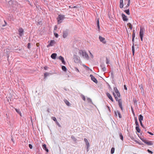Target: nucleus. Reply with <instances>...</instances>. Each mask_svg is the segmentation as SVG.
Returning <instances> with one entry per match:
<instances>
[{
    "label": "nucleus",
    "mask_w": 154,
    "mask_h": 154,
    "mask_svg": "<svg viewBox=\"0 0 154 154\" xmlns=\"http://www.w3.org/2000/svg\"><path fill=\"white\" fill-rule=\"evenodd\" d=\"M55 43V42L54 40H51L50 42L49 45L47 46V47H49L50 46H52Z\"/></svg>",
    "instance_id": "obj_11"
},
{
    "label": "nucleus",
    "mask_w": 154,
    "mask_h": 154,
    "mask_svg": "<svg viewBox=\"0 0 154 154\" xmlns=\"http://www.w3.org/2000/svg\"><path fill=\"white\" fill-rule=\"evenodd\" d=\"M56 124H57V125L59 127H60L61 126L59 124V122H57V121L56 122H55Z\"/></svg>",
    "instance_id": "obj_48"
},
{
    "label": "nucleus",
    "mask_w": 154,
    "mask_h": 154,
    "mask_svg": "<svg viewBox=\"0 0 154 154\" xmlns=\"http://www.w3.org/2000/svg\"><path fill=\"white\" fill-rule=\"evenodd\" d=\"M90 77L91 78V79L92 81H93L94 82L97 84L98 83V81L97 79L93 76L92 75H90Z\"/></svg>",
    "instance_id": "obj_8"
},
{
    "label": "nucleus",
    "mask_w": 154,
    "mask_h": 154,
    "mask_svg": "<svg viewBox=\"0 0 154 154\" xmlns=\"http://www.w3.org/2000/svg\"><path fill=\"white\" fill-rule=\"evenodd\" d=\"M119 136L120 137V138L121 139L123 140V136L122 135V133H119Z\"/></svg>",
    "instance_id": "obj_32"
},
{
    "label": "nucleus",
    "mask_w": 154,
    "mask_h": 154,
    "mask_svg": "<svg viewBox=\"0 0 154 154\" xmlns=\"http://www.w3.org/2000/svg\"><path fill=\"white\" fill-rule=\"evenodd\" d=\"M134 38H132V42L133 43V45L132 46V54L133 55H134V52H135V50L134 48Z\"/></svg>",
    "instance_id": "obj_7"
},
{
    "label": "nucleus",
    "mask_w": 154,
    "mask_h": 154,
    "mask_svg": "<svg viewBox=\"0 0 154 154\" xmlns=\"http://www.w3.org/2000/svg\"><path fill=\"white\" fill-rule=\"evenodd\" d=\"M140 38L141 41H143V36H140Z\"/></svg>",
    "instance_id": "obj_58"
},
{
    "label": "nucleus",
    "mask_w": 154,
    "mask_h": 154,
    "mask_svg": "<svg viewBox=\"0 0 154 154\" xmlns=\"http://www.w3.org/2000/svg\"><path fill=\"white\" fill-rule=\"evenodd\" d=\"M124 89L125 90H127V88L126 87V85H124Z\"/></svg>",
    "instance_id": "obj_54"
},
{
    "label": "nucleus",
    "mask_w": 154,
    "mask_h": 154,
    "mask_svg": "<svg viewBox=\"0 0 154 154\" xmlns=\"http://www.w3.org/2000/svg\"><path fill=\"white\" fill-rule=\"evenodd\" d=\"M106 95L111 100V101L112 102H113L114 100L112 99V96H111L110 94L108 93H106Z\"/></svg>",
    "instance_id": "obj_15"
},
{
    "label": "nucleus",
    "mask_w": 154,
    "mask_h": 154,
    "mask_svg": "<svg viewBox=\"0 0 154 154\" xmlns=\"http://www.w3.org/2000/svg\"><path fill=\"white\" fill-rule=\"evenodd\" d=\"M81 97L82 98V99L84 100V101H85V96L83 95V94H82L81 95Z\"/></svg>",
    "instance_id": "obj_37"
},
{
    "label": "nucleus",
    "mask_w": 154,
    "mask_h": 154,
    "mask_svg": "<svg viewBox=\"0 0 154 154\" xmlns=\"http://www.w3.org/2000/svg\"><path fill=\"white\" fill-rule=\"evenodd\" d=\"M43 148L45 149L46 151L47 152H48L49 151L48 149H47L46 147V145L44 144L42 145Z\"/></svg>",
    "instance_id": "obj_16"
},
{
    "label": "nucleus",
    "mask_w": 154,
    "mask_h": 154,
    "mask_svg": "<svg viewBox=\"0 0 154 154\" xmlns=\"http://www.w3.org/2000/svg\"><path fill=\"white\" fill-rule=\"evenodd\" d=\"M73 59L75 63H79L80 62V57L77 55H73Z\"/></svg>",
    "instance_id": "obj_3"
},
{
    "label": "nucleus",
    "mask_w": 154,
    "mask_h": 154,
    "mask_svg": "<svg viewBox=\"0 0 154 154\" xmlns=\"http://www.w3.org/2000/svg\"><path fill=\"white\" fill-rule=\"evenodd\" d=\"M140 122V125L143 128H145V127H144V126L143 125V124H142V122Z\"/></svg>",
    "instance_id": "obj_47"
},
{
    "label": "nucleus",
    "mask_w": 154,
    "mask_h": 154,
    "mask_svg": "<svg viewBox=\"0 0 154 154\" xmlns=\"http://www.w3.org/2000/svg\"><path fill=\"white\" fill-rule=\"evenodd\" d=\"M49 73H48V72L45 73L44 74V76L45 78H46L47 76H48L49 75Z\"/></svg>",
    "instance_id": "obj_36"
},
{
    "label": "nucleus",
    "mask_w": 154,
    "mask_h": 154,
    "mask_svg": "<svg viewBox=\"0 0 154 154\" xmlns=\"http://www.w3.org/2000/svg\"><path fill=\"white\" fill-rule=\"evenodd\" d=\"M143 117L141 115H140L139 117V120L140 122H141L142 120H143Z\"/></svg>",
    "instance_id": "obj_21"
},
{
    "label": "nucleus",
    "mask_w": 154,
    "mask_h": 154,
    "mask_svg": "<svg viewBox=\"0 0 154 154\" xmlns=\"http://www.w3.org/2000/svg\"><path fill=\"white\" fill-rule=\"evenodd\" d=\"M64 102L66 104V105L68 106H70V104L69 102L66 99H65L64 100Z\"/></svg>",
    "instance_id": "obj_20"
},
{
    "label": "nucleus",
    "mask_w": 154,
    "mask_h": 154,
    "mask_svg": "<svg viewBox=\"0 0 154 154\" xmlns=\"http://www.w3.org/2000/svg\"><path fill=\"white\" fill-rule=\"evenodd\" d=\"M19 35L21 37L23 35L24 31L23 29L21 28H20L18 30Z\"/></svg>",
    "instance_id": "obj_5"
},
{
    "label": "nucleus",
    "mask_w": 154,
    "mask_h": 154,
    "mask_svg": "<svg viewBox=\"0 0 154 154\" xmlns=\"http://www.w3.org/2000/svg\"><path fill=\"white\" fill-rule=\"evenodd\" d=\"M29 147L30 149H32V145L31 144H29Z\"/></svg>",
    "instance_id": "obj_51"
},
{
    "label": "nucleus",
    "mask_w": 154,
    "mask_h": 154,
    "mask_svg": "<svg viewBox=\"0 0 154 154\" xmlns=\"http://www.w3.org/2000/svg\"><path fill=\"white\" fill-rule=\"evenodd\" d=\"M115 99L116 101H118L119 100H118V97L117 96H116V97H115Z\"/></svg>",
    "instance_id": "obj_53"
},
{
    "label": "nucleus",
    "mask_w": 154,
    "mask_h": 154,
    "mask_svg": "<svg viewBox=\"0 0 154 154\" xmlns=\"http://www.w3.org/2000/svg\"><path fill=\"white\" fill-rule=\"evenodd\" d=\"M30 46H31L30 43H28V45H27V48L28 49H30Z\"/></svg>",
    "instance_id": "obj_43"
},
{
    "label": "nucleus",
    "mask_w": 154,
    "mask_h": 154,
    "mask_svg": "<svg viewBox=\"0 0 154 154\" xmlns=\"http://www.w3.org/2000/svg\"><path fill=\"white\" fill-rule=\"evenodd\" d=\"M84 141L85 142L86 144H87V143H88V142H89L88 141V140L87 139H86V138H84Z\"/></svg>",
    "instance_id": "obj_44"
},
{
    "label": "nucleus",
    "mask_w": 154,
    "mask_h": 154,
    "mask_svg": "<svg viewBox=\"0 0 154 154\" xmlns=\"http://www.w3.org/2000/svg\"><path fill=\"white\" fill-rule=\"evenodd\" d=\"M123 6H124L123 0H120L119 7L120 8H123Z\"/></svg>",
    "instance_id": "obj_14"
},
{
    "label": "nucleus",
    "mask_w": 154,
    "mask_h": 154,
    "mask_svg": "<svg viewBox=\"0 0 154 154\" xmlns=\"http://www.w3.org/2000/svg\"><path fill=\"white\" fill-rule=\"evenodd\" d=\"M116 94H117V97H120V94L119 92H118L116 93Z\"/></svg>",
    "instance_id": "obj_40"
},
{
    "label": "nucleus",
    "mask_w": 154,
    "mask_h": 154,
    "mask_svg": "<svg viewBox=\"0 0 154 154\" xmlns=\"http://www.w3.org/2000/svg\"><path fill=\"white\" fill-rule=\"evenodd\" d=\"M115 148L113 147H112L111 150V154H113L114 152Z\"/></svg>",
    "instance_id": "obj_33"
},
{
    "label": "nucleus",
    "mask_w": 154,
    "mask_h": 154,
    "mask_svg": "<svg viewBox=\"0 0 154 154\" xmlns=\"http://www.w3.org/2000/svg\"><path fill=\"white\" fill-rule=\"evenodd\" d=\"M64 58L62 56H60L59 57V59L60 60H62Z\"/></svg>",
    "instance_id": "obj_45"
},
{
    "label": "nucleus",
    "mask_w": 154,
    "mask_h": 154,
    "mask_svg": "<svg viewBox=\"0 0 154 154\" xmlns=\"http://www.w3.org/2000/svg\"><path fill=\"white\" fill-rule=\"evenodd\" d=\"M36 45L37 46V47H38L39 46V43H37L36 44Z\"/></svg>",
    "instance_id": "obj_60"
},
{
    "label": "nucleus",
    "mask_w": 154,
    "mask_h": 154,
    "mask_svg": "<svg viewBox=\"0 0 154 154\" xmlns=\"http://www.w3.org/2000/svg\"><path fill=\"white\" fill-rule=\"evenodd\" d=\"M127 25L128 26L129 28L131 29H132V25L130 23H128Z\"/></svg>",
    "instance_id": "obj_35"
},
{
    "label": "nucleus",
    "mask_w": 154,
    "mask_h": 154,
    "mask_svg": "<svg viewBox=\"0 0 154 154\" xmlns=\"http://www.w3.org/2000/svg\"><path fill=\"white\" fill-rule=\"evenodd\" d=\"M79 53L80 55L82 54V56L84 58L87 60L88 59V56L85 51H83L82 50H79Z\"/></svg>",
    "instance_id": "obj_1"
},
{
    "label": "nucleus",
    "mask_w": 154,
    "mask_h": 154,
    "mask_svg": "<svg viewBox=\"0 0 154 154\" xmlns=\"http://www.w3.org/2000/svg\"><path fill=\"white\" fill-rule=\"evenodd\" d=\"M141 139L143 142L146 143L148 145H151L153 144V142L152 141H148L147 140H146V139L144 138L142 139L141 138Z\"/></svg>",
    "instance_id": "obj_4"
},
{
    "label": "nucleus",
    "mask_w": 154,
    "mask_h": 154,
    "mask_svg": "<svg viewBox=\"0 0 154 154\" xmlns=\"http://www.w3.org/2000/svg\"><path fill=\"white\" fill-rule=\"evenodd\" d=\"M135 123L136 126L139 127L136 117L135 118Z\"/></svg>",
    "instance_id": "obj_25"
},
{
    "label": "nucleus",
    "mask_w": 154,
    "mask_h": 154,
    "mask_svg": "<svg viewBox=\"0 0 154 154\" xmlns=\"http://www.w3.org/2000/svg\"><path fill=\"white\" fill-rule=\"evenodd\" d=\"M101 67H102V70L103 72H105L106 70V68L103 65H101Z\"/></svg>",
    "instance_id": "obj_22"
},
{
    "label": "nucleus",
    "mask_w": 154,
    "mask_h": 154,
    "mask_svg": "<svg viewBox=\"0 0 154 154\" xmlns=\"http://www.w3.org/2000/svg\"><path fill=\"white\" fill-rule=\"evenodd\" d=\"M57 54L56 53H53L51 55V57L52 58L54 59H55L56 58Z\"/></svg>",
    "instance_id": "obj_18"
},
{
    "label": "nucleus",
    "mask_w": 154,
    "mask_h": 154,
    "mask_svg": "<svg viewBox=\"0 0 154 154\" xmlns=\"http://www.w3.org/2000/svg\"><path fill=\"white\" fill-rule=\"evenodd\" d=\"M90 54L91 55V57H93V55L92 54H91V53H90Z\"/></svg>",
    "instance_id": "obj_63"
},
{
    "label": "nucleus",
    "mask_w": 154,
    "mask_h": 154,
    "mask_svg": "<svg viewBox=\"0 0 154 154\" xmlns=\"http://www.w3.org/2000/svg\"><path fill=\"white\" fill-rule=\"evenodd\" d=\"M109 59L107 58L106 57V64H109Z\"/></svg>",
    "instance_id": "obj_42"
},
{
    "label": "nucleus",
    "mask_w": 154,
    "mask_h": 154,
    "mask_svg": "<svg viewBox=\"0 0 154 154\" xmlns=\"http://www.w3.org/2000/svg\"><path fill=\"white\" fill-rule=\"evenodd\" d=\"M51 119H52L55 122L57 121L56 118L54 117H51Z\"/></svg>",
    "instance_id": "obj_38"
},
{
    "label": "nucleus",
    "mask_w": 154,
    "mask_h": 154,
    "mask_svg": "<svg viewBox=\"0 0 154 154\" xmlns=\"http://www.w3.org/2000/svg\"><path fill=\"white\" fill-rule=\"evenodd\" d=\"M87 99L89 101H91V100L90 98H88Z\"/></svg>",
    "instance_id": "obj_61"
},
{
    "label": "nucleus",
    "mask_w": 154,
    "mask_h": 154,
    "mask_svg": "<svg viewBox=\"0 0 154 154\" xmlns=\"http://www.w3.org/2000/svg\"><path fill=\"white\" fill-rule=\"evenodd\" d=\"M75 69L76 71L78 72H79V69L75 67Z\"/></svg>",
    "instance_id": "obj_56"
},
{
    "label": "nucleus",
    "mask_w": 154,
    "mask_h": 154,
    "mask_svg": "<svg viewBox=\"0 0 154 154\" xmlns=\"http://www.w3.org/2000/svg\"><path fill=\"white\" fill-rule=\"evenodd\" d=\"M114 113L115 114V116H117V114H118L119 116V117L120 118H122V115H121L120 112L119 111L117 110L116 111H114Z\"/></svg>",
    "instance_id": "obj_10"
},
{
    "label": "nucleus",
    "mask_w": 154,
    "mask_h": 154,
    "mask_svg": "<svg viewBox=\"0 0 154 154\" xmlns=\"http://www.w3.org/2000/svg\"><path fill=\"white\" fill-rule=\"evenodd\" d=\"M124 12L127 14L128 15H129L130 12H129V9L125 10L124 11Z\"/></svg>",
    "instance_id": "obj_26"
},
{
    "label": "nucleus",
    "mask_w": 154,
    "mask_h": 154,
    "mask_svg": "<svg viewBox=\"0 0 154 154\" xmlns=\"http://www.w3.org/2000/svg\"><path fill=\"white\" fill-rule=\"evenodd\" d=\"M15 110L16 111V112H17L18 114H19L21 116V113L20 112V110L19 109H15Z\"/></svg>",
    "instance_id": "obj_29"
},
{
    "label": "nucleus",
    "mask_w": 154,
    "mask_h": 154,
    "mask_svg": "<svg viewBox=\"0 0 154 154\" xmlns=\"http://www.w3.org/2000/svg\"><path fill=\"white\" fill-rule=\"evenodd\" d=\"M118 103L119 107L122 110H123V107L122 106V101L121 99H119L118 100Z\"/></svg>",
    "instance_id": "obj_13"
},
{
    "label": "nucleus",
    "mask_w": 154,
    "mask_h": 154,
    "mask_svg": "<svg viewBox=\"0 0 154 154\" xmlns=\"http://www.w3.org/2000/svg\"><path fill=\"white\" fill-rule=\"evenodd\" d=\"M144 29L143 28L140 27V36H143L144 34Z\"/></svg>",
    "instance_id": "obj_6"
},
{
    "label": "nucleus",
    "mask_w": 154,
    "mask_h": 154,
    "mask_svg": "<svg viewBox=\"0 0 154 154\" xmlns=\"http://www.w3.org/2000/svg\"><path fill=\"white\" fill-rule=\"evenodd\" d=\"M99 39L100 41L102 42L103 44H106V41L105 40V38H103L101 36H99Z\"/></svg>",
    "instance_id": "obj_9"
},
{
    "label": "nucleus",
    "mask_w": 154,
    "mask_h": 154,
    "mask_svg": "<svg viewBox=\"0 0 154 154\" xmlns=\"http://www.w3.org/2000/svg\"><path fill=\"white\" fill-rule=\"evenodd\" d=\"M47 68H48V67L46 66H45L44 67V69L45 70H47Z\"/></svg>",
    "instance_id": "obj_59"
},
{
    "label": "nucleus",
    "mask_w": 154,
    "mask_h": 154,
    "mask_svg": "<svg viewBox=\"0 0 154 154\" xmlns=\"http://www.w3.org/2000/svg\"><path fill=\"white\" fill-rule=\"evenodd\" d=\"M147 151L149 153H150L151 154H152L153 153L152 152V151H151V150H149V149L147 150Z\"/></svg>",
    "instance_id": "obj_50"
},
{
    "label": "nucleus",
    "mask_w": 154,
    "mask_h": 154,
    "mask_svg": "<svg viewBox=\"0 0 154 154\" xmlns=\"http://www.w3.org/2000/svg\"><path fill=\"white\" fill-rule=\"evenodd\" d=\"M147 133H148V134H150V135H153V134L151 132H150L149 131H147Z\"/></svg>",
    "instance_id": "obj_52"
},
{
    "label": "nucleus",
    "mask_w": 154,
    "mask_h": 154,
    "mask_svg": "<svg viewBox=\"0 0 154 154\" xmlns=\"http://www.w3.org/2000/svg\"><path fill=\"white\" fill-rule=\"evenodd\" d=\"M64 18V15H59L57 18L58 23L60 24L61 23Z\"/></svg>",
    "instance_id": "obj_2"
},
{
    "label": "nucleus",
    "mask_w": 154,
    "mask_h": 154,
    "mask_svg": "<svg viewBox=\"0 0 154 154\" xmlns=\"http://www.w3.org/2000/svg\"><path fill=\"white\" fill-rule=\"evenodd\" d=\"M139 87H140V90H141V91H142V90H143V86L142 85H140Z\"/></svg>",
    "instance_id": "obj_46"
},
{
    "label": "nucleus",
    "mask_w": 154,
    "mask_h": 154,
    "mask_svg": "<svg viewBox=\"0 0 154 154\" xmlns=\"http://www.w3.org/2000/svg\"><path fill=\"white\" fill-rule=\"evenodd\" d=\"M128 2L127 7H129L130 5V0H124L125 4H126Z\"/></svg>",
    "instance_id": "obj_19"
},
{
    "label": "nucleus",
    "mask_w": 154,
    "mask_h": 154,
    "mask_svg": "<svg viewBox=\"0 0 154 154\" xmlns=\"http://www.w3.org/2000/svg\"><path fill=\"white\" fill-rule=\"evenodd\" d=\"M62 69L64 71H66L67 70V69L66 67L64 66H62Z\"/></svg>",
    "instance_id": "obj_30"
},
{
    "label": "nucleus",
    "mask_w": 154,
    "mask_h": 154,
    "mask_svg": "<svg viewBox=\"0 0 154 154\" xmlns=\"http://www.w3.org/2000/svg\"><path fill=\"white\" fill-rule=\"evenodd\" d=\"M68 35V33L66 31H64L63 32V37L65 38H66Z\"/></svg>",
    "instance_id": "obj_17"
},
{
    "label": "nucleus",
    "mask_w": 154,
    "mask_h": 154,
    "mask_svg": "<svg viewBox=\"0 0 154 154\" xmlns=\"http://www.w3.org/2000/svg\"><path fill=\"white\" fill-rule=\"evenodd\" d=\"M107 107L108 108V110H109V111H110V109H109V107L108 106H107Z\"/></svg>",
    "instance_id": "obj_62"
},
{
    "label": "nucleus",
    "mask_w": 154,
    "mask_h": 154,
    "mask_svg": "<svg viewBox=\"0 0 154 154\" xmlns=\"http://www.w3.org/2000/svg\"><path fill=\"white\" fill-rule=\"evenodd\" d=\"M97 27L98 29H100L99 23V20L98 19H97Z\"/></svg>",
    "instance_id": "obj_31"
},
{
    "label": "nucleus",
    "mask_w": 154,
    "mask_h": 154,
    "mask_svg": "<svg viewBox=\"0 0 154 154\" xmlns=\"http://www.w3.org/2000/svg\"><path fill=\"white\" fill-rule=\"evenodd\" d=\"M54 35H55V37L56 38H58V34H57V33H54Z\"/></svg>",
    "instance_id": "obj_49"
},
{
    "label": "nucleus",
    "mask_w": 154,
    "mask_h": 154,
    "mask_svg": "<svg viewBox=\"0 0 154 154\" xmlns=\"http://www.w3.org/2000/svg\"><path fill=\"white\" fill-rule=\"evenodd\" d=\"M114 90L116 93L119 92L116 87H114Z\"/></svg>",
    "instance_id": "obj_34"
},
{
    "label": "nucleus",
    "mask_w": 154,
    "mask_h": 154,
    "mask_svg": "<svg viewBox=\"0 0 154 154\" xmlns=\"http://www.w3.org/2000/svg\"><path fill=\"white\" fill-rule=\"evenodd\" d=\"M134 30L133 32V33L132 34V38H134L135 37V33L134 32Z\"/></svg>",
    "instance_id": "obj_39"
},
{
    "label": "nucleus",
    "mask_w": 154,
    "mask_h": 154,
    "mask_svg": "<svg viewBox=\"0 0 154 154\" xmlns=\"http://www.w3.org/2000/svg\"><path fill=\"white\" fill-rule=\"evenodd\" d=\"M11 137V141L13 143L12 145L13 146H15L16 145V144L15 143V140H14V139L12 137V136Z\"/></svg>",
    "instance_id": "obj_23"
},
{
    "label": "nucleus",
    "mask_w": 154,
    "mask_h": 154,
    "mask_svg": "<svg viewBox=\"0 0 154 154\" xmlns=\"http://www.w3.org/2000/svg\"><path fill=\"white\" fill-rule=\"evenodd\" d=\"M131 109H132V113H133V115H134V116H135V114H134V111L133 110V108L132 107H131Z\"/></svg>",
    "instance_id": "obj_55"
},
{
    "label": "nucleus",
    "mask_w": 154,
    "mask_h": 154,
    "mask_svg": "<svg viewBox=\"0 0 154 154\" xmlns=\"http://www.w3.org/2000/svg\"><path fill=\"white\" fill-rule=\"evenodd\" d=\"M86 144V145L87 146V152H88L89 150V148L90 147V144L89 142H88V143H87V144Z\"/></svg>",
    "instance_id": "obj_24"
},
{
    "label": "nucleus",
    "mask_w": 154,
    "mask_h": 154,
    "mask_svg": "<svg viewBox=\"0 0 154 154\" xmlns=\"http://www.w3.org/2000/svg\"><path fill=\"white\" fill-rule=\"evenodd\" d=\"M122 17L123 20L124 21H127L128 20L127 17L124 14H122Z\"/></svg>",
    "instance_id": "obj_12"
},
{
    "label": "nucleus",
    "mask_w": 154,
    "mask_h": 154,
    "mask_svg": "<svg viewBox=\"0 0 154 154\" xmlns=\"http://www.w3.org/2000/svg\"><path fill=\"white\" fill-rule=\"evenodd\" d=\"M61 61L62 63L64 64L65 65L66 64V62L64 60V59H63L62 60H61Z\"/></svg>",
    "instance_id": "obj_41"
},
{
    "label": "nucleus",
    "mask_w": 154,
    "mask_h": 154,
    "mask_svg": "<svg viewBox=\"0 0 154 154\" xmlns=\"http://www.w3.org/2000/svg\"><path fill=\"white\" fill-rule=\"evenodd\" d=\"M139 127L136 126L135 128L136 130L138 133H140V129L139 128Z\"/></svg>",
    "instance_id": "obj_28"
},
{
    "label": "nucleus",
    "mask_w": 154,
    "mask_h": 154,
    "mask_svg": "<svg viewBox=\"0 0 154 154\" xmlns=\"http://www.w3.org/2000/svg\"><path fill=\"white\" fill-rule=\"evenodd\" d=\"M71 138L74 142H75L77 140L73 136H72L71 137Z\"/></svg>",
    "instance_id": "obj_27"
},
{
    "label": "nucleus",
    "mask_w": 154,
    "mask_h": 154,
    "mask_svg": "<svg viewBox=\"0 0 154 154\" xmlns=\"http://www.w3.org/2000/svg\"><path fill=\"white\" fill-rule=\"evenodd\" d=\"M109 88H110L111 89V87L110 86V85H109Z\"/></svg>",
    "instance_id": "obj_64"
},
{
    "label": "nucleus",
    "mask_w": 154,
    "mask_h": 154,
    "mask_svg": "<svg viewBox=\"0 0 154 154\" xmlns=\"http://www.w3.org/2000/svg\"><path fill=\"white\" fill-rule=\"evenodd\" d=\"M113 95L115 97H116L117 96H116V94L114 93V92H113Z\"/></svg>",
    "instance_id": "obj_57"
}]
</instances>
